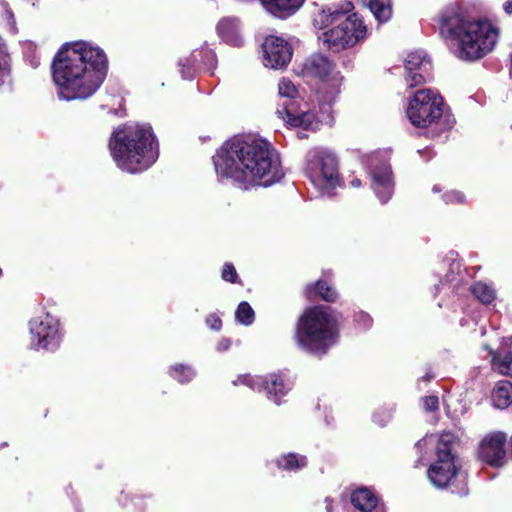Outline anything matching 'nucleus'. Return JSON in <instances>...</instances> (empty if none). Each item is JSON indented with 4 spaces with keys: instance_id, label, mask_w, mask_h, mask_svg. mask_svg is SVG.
Returning a JSON list of instances; mask_svg holds the SVG:
<instances>
[{
    "instance_id": "f257e3e1",
    "label": "nucleus",
    "mask_w": 512,
    "mask_h": 512,
    "mask_svg": "<svg viewBox=\"0 0 512 512\" xmlns=\"http://www.w3.org/2000/svg\"><path fill=\"white\" fill-rule=\"evenodd\" d=\"M213 162L219 178L231 179L244 190L271 186L284 176L277 150L267 140L253 135L236 136L224 142Z\"/></svg>"
},
{
    "instance_id": "f03ea898",
    "label": "nucleus",
    "mask_w": 512,
    "mask_h": 512,
    "mask_svg": "<svg viewBox=\"0 0 512 512\" xmlns=\"http://www.w3.org/2000/svg\"><path fill=\"white\" fill-rule=\"evenodd\" d=\"M108 60L104 51L88 42L64 44L52 62V76L63 100L91 97L106 78Z\"/></svg>"
},
{
    "instance_id": "7ed1b4c3",
    "label": "nucleus",
    "mask_w": 512,
    "mask_h": 512,
    "mask_svg": "<svg viewBox=\"0 0 512 512\" xmlns=\"http://www.w3.org/2000/svg\"><path fill=\"white\" fill-rule=\"evenodd\" d=\"M302 73L307 77L321 79V85L317 92L318 111L309 104L303 107L291 103L284 112L288 113L290 123L319 127L320 124L332 122V105L340 92L342 76L335 70V65L326 57L315 54L305 60Z\"/></svg>"
},
{
    "instance_id": "20e7f679",
    "label": "nucleus",
    "mask_w": 512,
    "mask_h": 512,
    "mask_svg": "<svg viewBox=\"0 0 512 512\" xmlns=\"http://www.w3.org/2000/svg\"><path fill=\"white\" fill-rule=\"evenodd\" d=\"M440 33L462 60L484 57L494 49L499 37V29L490 21L456 13L443 16Z\"/></svg>"
},
{
    "instance_id": "39448f33",
    "label": "nucleus",
    "mask_w": 512,
    "mask_h": 512,
    "mask_svg": "<svg viewBox=\"0 0 512 512\" xmlns=\"http://www.w3.org/2000/svg\"><path fill=\"white\" fill-rule=\"evenodd\" d=\"M351 1L344 0L317 9L312 16L313 26L319 30L327 29L319 40L328 49L339 52L353 47L366 37L367 28L356 13Z\"/></svg>"
},
{
    "instance_id": "423d86ee",
    "label": "nucleus",
    "mask_w": 512,
    "mask_h": 512,
    "mask_svg": "<svg viewBox=\"0 0 512 512\" xmlns=\"http://www.w3.org/2000/svg\"><path fill=\"white\" fill-rule=\"evenodd\" d=\"M338 337L337 319L324 306L306 309L299 317L294 333L297 347L317 357L326 355L337 343Z\"/></svg>"
},
{
    "instance_id": "0eeeda50",
    "label": "nucleus",
    "mask_w": 512,
    "mask_h": 512,
    "mask_svg": "<svg viewBox=\"0 0 512 512\" xmlns=\"http://www.w3.org/2000/svg\"><path fill=\"white\" fill-rule=\"evenodd\" d=\"M452 442V434L440 435L437 443V459L429 467L427 476L431 484L438 489L450 487L452 493L467 495L466 476L459 471L460 467L451 452Z\"/></svg>"
},
{
    "instance_id": "6e6552de",
    "label": "nucleus",
    "mask_w": 512,
    "mask_h": 512,
    "mask_svg": "<svg viewBox=\"0 0 512 512\" xmlns=\"http://www.w3.org/2000/svg\"><path fill=\"white\" fill-rule=\"evenodd\" d=\"M306 173L314 187L323 196H332L340 186L338 160L334 153L314 148L307 154Z\"/></svg>"
},
{
    "instance_id": "1a4fd4ad",
    "label": "nucleus",
    "mask_w": 512,
    "mask_h": 512,
    "mask_svg": "<svg viewBox=\"0 0 512 512\" xmlns=\"http://www.w3.org/2000/svg\"><path fill=\"white\" fill-rule=\"evenodd\" d=\"M158 155V143L149 124H136L130 129V173L148 169Z\"/></svg>"
},
{
    "instance_id": "9d476101",
    "label": "nucleus",
    "mask_w": 512,
    "mask_h": 512,
    "mask_svg": "<svg viewBox=\"0 0 512 512\" xmlns=\"http://www.w3.org/2000/svg\"><path fill=\"white\" fill-rule=\"evenodd\" d=\"M443 104V98L435 91L420 89L409 100L407 117L415 127L426 128L441 118Z\"/></svg>"
},
{
    "instance_id": "9b49d317",
    "label": "nucleus",
    "mask_w": 512,
    "mask_h": 512,
    "mask_svg": "<svg viewBox=\"0 0 512 512\" xmlns=\"http://www.w3.org/2000/svg\"><path fill=\"white\" fill-rule=\"evenodd\" d=\"M31 344L35 349L55 351L61 342L59 321L50 314L30 321Z\"/></svg>"
},
{
    "instance_id": "f8f14e48",
    "label": "nucleus",
    "mask_w": 512,
    "mask_h": 512,
    "mask_svg": "<svg viewBox=\"0 0 512 512\" xmlns=\"http://www.w3.org/2000/svg\"><path fill=\"white\" fill-rule=\"evenodd\" d=\"M238 383L244 384L255 391L260 392L264 390L267 398L277 405L281 403V398L290 390V387L284 377L278 373H272L265 377L243 375L234 381L235 385Z\"/></svg>"
},
{
    "instance_id": "ddd939ff",
    "label": "nucleus",
    "mask_w": 512,
    "mask_h": 512,
    "mask_svg": "<svg viewBox=\"0 0 512 512\" xmlns=\"http://www.w3.org/2000/svg\"><path fill=\"white\" fill-rule=\"evenodd\" d=\"M432 63L424 51L407 54L404 59V80L409 88H414L431 79Z\"/></svg>"
},
{
    "instance_id": "4468645a",
    "label": "nucleus",
    "mask_w": 512,
    "mask_h": 512,
    "mask_svg": "<svg viewBox=\"0 0 512 512\" xmlns=\"http://www.w3.org/2000/svg\"><path fill=\"white\" fill-rule=\"evenodd\" d=\"M506 434L500 431L486 435L479 444V460L494 468H500L506 461Z\"/></svg>"
},
{
    "instance_id": "2eb2a0df",
    "label": "nucleus",
    "mask_w": 512,
    "mask_h": 512,
    "mask_svg": "<svg viewBox=\"0 0 512 512\" xmlns=\"http://www.w3.org/2000/svg\"><path fill=\"white\" fill-rule=\"evenodd\" d=\"M263 64L272 69H281L291 60V46L284 39L277 36H269L263 45Z\"/></svg>"
},
{
    "instance_id": "dca6fc26",
    "label": "nucleus",
    "mask_w": 512,
    "mask_h": 512,
    "mask_svg": "<svg viewBox=\"0 0 512 512\" xmlns=\"http://www.w3.org/2000/svg\"><path fill=\"white\" fill-rule=\"evenodd\" d=\"M183 79H193L202 69H213L216 66V55L208 48L193 51L188 57L178 62Z\"/></svg>"
},
{
    "instance_id": "f3484780",
    "label": "nucleus",
    "mask_w": 512,
    "mask_h": 512,
    "mask_svg": "<svg viewBox=\"0 0 512 512\" xmlns=\"http://www.w3.org/2000/svg\"><path fill=\"white\" fill-rule=\"evenodd\" d=\"M109 148L117 166L123 171L128 170V130L125 124L112 133Z\"/></svg>"
},
{
    "instance_id": "a211bd4d",
    "label": "nucleus",
    "mask_w": 512,
    "mask_h": 512,
    "mask_svg": "<svg viewBox=\"0 0 512 512\" xmlns=\"http://www.w3.org/2000/svg\"><path fill=\"white\" fill-rule=\"evenodd\" d=\"M278 94L281 98L287 99L286 101L283 102L282 107L278 108L276 111V114L278 115L279 118L284 120L288 125H290L292 127H303L304 129H311V130H316L319 128V127H308L305 125H294V124L290 123L288 113L284 112L285 108L287 106H289L291 103H295L297 106H300V107H303L304 104H307L306 102H302V101H299L296 99L298 90H297L295 84L291 80H289L287 78H282L279 81Z\"/></svg>"
},
{
    "instance_id": "6ab92c4d",
    "label": "nucleus",
    "mask_w": 512,
    "mask_h": 512,
    "mask_svg": "<svg viewBox=\"0 0 512 512\" xmlns=\"http://www.w3.org/2000/svg\"><path fill=\"white\" fill-rule=\"evenodd\" d=\"M372 187L382 203H386L393 194V181L390 166L382 164L372 170Z\"/></svg>"
},
{
    "instance_id": "aec40b11",
    "label": "nucleus",
    "mask_w": 512,
    "mask_h": 512,
    "mask_svg": "<svg viewBox=\"0 0 512 512\" xmlns=\"http://www.w3.org/2000/svg\"><path fill=\"white\" fill-rule=\"evenodd\" d=\"M492 368L500 374L512 377V339L505 340L496 353L490 350Z\"/></svg>"
},
{
    "instance_id": "412c9836",
    "label": "nucleus",
    "mask_w": 512,
    "mask_h": 512,
    "mask_svg": "<svg viewBox=\"0 0 512 512\" xmlns=\"http://www.w3.org/2000/svg\"><path fill=\"white\" fill-rule=\"evenodd\" d=\"M219 36L227 44L240 47L243 44V38L239 32V20L234 17H226L219 21L217 25Z\"/></svg>"
},
{
    "instance_id": "4be33fe9",
    "label": "nucleus",
    "mask_w": 512,
    "mask_h": 512,
    "mask_svg": "<svg viewBox=\"0 0 512 512\" xmlns=\"http://www.w3.org/2000/svg\"><path fill=\"white\" fill-rule=\"evenodd\" d=\"M351 503L362 512H385L382 506H378V497L367 488H360L351 494Z\"/></svg>"
},
{
    "instance_id": "5701e85b",
    "label": "nucleus",
    "mask_w": 512,
    "mask_h": 512,
    "mask_svg": "<svg viewBox=\"0 0 512 512\" xmlns=\"http://www.w3.org/2000/svg\"><path fill=\"white\" fill-rule=\"evenodd\" d=\"M262 6L277 17H287L295 13L304 0H260Z\"/></svg>"
},
{
    "instance_id": "b1692460",
    "label": "nucleus",
    "mask_w": 512,
    "mask_h": 512,
    "mask_svg": "<svg viewBox=\"0 0 512 512\" xmlns=\"http://www.w3.org/2000/svg\"><path fill=\"white\" fill-rule=\"evenodd\" d=\"M492 402L497 408H507L512 403V383L503 380L499 381L492 391Z\"/></svg>"
},
{
    "instance_id": "393cba45",
    "label": "nucleus",
    "mask_w": 512,
    "mask_h": 512,
    "mask_svg": "<svg viewBox=\"0 0 512 512\" xmlns=\"http://www.w3.org/2000/svg\"><path fill=\"white\" fill-rule=\"evenodd\" d=\"M276 464L280 469L295 472L307 465V459L303 455L288 453L277 459Z\"/></svg>"
},
{
    "instance_id": "a878e982",
    "label": "nucleus",
    "mask_w": 512,
    "mask_h": 512,
    "mask_svg": "<svg viewBox=\"0 0 512 512\" xmlns=\"http://www.w3.org/2000/svg\"><path fill=\"white\" fill-rule=\"evenodd\" d=\"M367 6L379 22H386L392 15L390 0H366Z\"/></svg>"
},
{
    "instance_id": "bb28decb",
    "label": "nucleus",
    "mask_w": 512,
    "mask_h": 512,
    "mask_svg": "<svg viewBox=\"0 0 512 512\" xmlns=\"http://www.w3.org/2000/svg\"><path fill=\"white\" fill-rule=\"evenodd\" d=\"M473 295L483 304H490L496 298L495 288L486 282L478 281L471 287Z\"/></svg>"
},
{
    "instance_id": "cd10ccee",
    "label": "nucleus",
    "mask_w": 512,
    "mask_h": 512,
    "mask_svg": "<svg viewBox=\"0 0 512 512\" xmlns=\"http://www.w3.org/2000/svg\"><path fill=\"white\" fill-rule=\"evenodd\" d=\"M306 293L310 298L313 293L318 294L326 302H334L338 296L336 290L331 285L321 280L314 287H307Z\"/></svg>"
},
{
    "instance_id": "c85d7f7f",
    "label": "nucleus",
    "mask_w": 512,
    "mask_h": 512,
    "mask_svg": "<svg viewBox=\"0 0 512 512\" xmlns=\"http://www.w3.org/2000/svg\"><path fill=\"white\" fill-rule=\"evenodd\" d=\"M169 374L180 384H185L195 377L196 371L191 366L176 364L170 368Z\"/></svg>"
},
{
    "instance_id": "c756f323",
    "label": "nucleus",
    "mask_w": 512,
    "mask_h": 512,
    "mask_svg": "<svg viewBox=\"0 0 512 512\" xmlns=\"http://www.w3.org/2000/svg\"><path fill=\"white\" fill-rule=\"evenodd\" d=\"M235 318L238 323L249 326L254 321L255 313L251 305L248 302L243 301L238 305L235 311Z\"/></svg>"
},
{
    "instance_id": "7c9ffc66",
    "label": "nucleus",
    "mask_w": 512,
    "mask_h": 512,
    "mask_svg": "<svg viewBox=\"0 0 512 512\" xmlns=\"http://www.w3.org/2000/svg\"><path fill=\"white\" fill-rule=\"evenodd\" d=\"M422 406L427 412L437 411L439 408V400L437 396L429 395L421 399Z\"/></svg>"
},
{
    "instance_id": "2f4dec72",
    "label": "nucleus",
    "mask_w": 512,
    "mask_h": 512,
    "mask_svg": "<svg viewBox=\"0 0 512 512\" xmlns=\"http://www.w3.org/2000/svg\"><path fill=\"white\" fill-rule=\"evenodd\" d=\"M237 278L238 274L235 267L230 263H226L222 269V279L234 283L236 282Z\"/></svg>"
},
{
    "instance_id": "473e14b6",
    "label": "nucleus",
    "mask_w": 512,
    "mask_h": 512,
    "mask_svg": "<svg viewBox=\"0 0 512 512\" xmlns=\"http://www.w3.org/2000/svg\"><path fill=\"white\" fill-rule=\"evenodd\" d=\"M392 411L391 410H381L377 411L373 415L374 422L379 424L380 426H385L391 419Z\"/></svg>"
},
{
    "instance_id": "72a5a7b5",
    "label": "nucleus",
    "mask_w": 512,
    "mask_h": 512,
    "mask_svg": "<svg viewBox=\"0 0 512 512\" xmlns=\"http://www.w3.org/2000/svg\"><path fill=\"white\" fill-rule=\"evenodd\" d=\"M443 199L446 203H463L465 201V196L463 193L458 191H451L444 194Z\"/></svg>"
},
{
    "instance_id": "f704fd0d",
    "label": "nucleus",
    "mask_w": 512,
    "mask_h": 512,
    "mask_svg": "<svg viewBox=\"0 0 512 512\" xmlns=\"http://www.w3.org/2000/svg\"><path fill=\"white\" fill-rule=\"evenodd\" d=\"M355 321L363 329L370 328L372 325V318L364 312L358 313L355 317Z\"/></svg>"
},
{
    "instance_id": "c9c22d12",
    "label": "nucleus",
    "mask_w": 512,
    "mask_h": 512,
    "mask_svg": "<svg viewBox=\"0 0 512 512\" xmlns=\"http://www.w3.org/2000/svg\"><path fill=\"white\" fill-rule=\"evenodd\" d=\"M206 324L210 327V329L214 331H219L222 327V321L217 314H210L206 318Z\"/></svg>"
},
{
    "instance_id": "e433bc0d",
    "label": "nucleus",
    "mask_w": 512,
    "mask_h": 512,
    "mask_svg": "<svg viewBox=\"0 0 512 512\" xmlns=\"http://www.w3.org/2000/svg\"><path fill=\"white\" fill-rule=\"evenodd\" d=\"M231 344L232 342L229 338H222L217 344V351H227L230 348Z\"/></svg>"
},
{
    "instance_id": "4c0bfd02",
    "label": "nucleus",
    "mask_w": 512,
    "mask_h": 512,
    "mask_svg": "<svg viewBox=\"0 0 512 512\" xmlns=\"http://www.w3.org/2000/svg\"><path fill=\"white\" fill-rule=\"evenodd\" d=\"M502 8L507 15H512V0H505Z\"/></svg>"
},
{
    "instance_id": "58836bf2",
    "label": "nucleus",
    "mask_w": 512,
    "mask_h": 512,
    "mask_svg": "<svg viewBox=\"0 0 512 512\" xmlns=\"http://www.w3.org/2000/svg\"><path fill=\"white\" fill-rule=\"evenodd\" d=\"M351 186L354 188H359L361 186V180L358 178H355L351 181Z\"/></svg>"
},
{
    "instance_id": "ea45409f",
    "label": "nucleus",
    "mask_w": 512,
    "mask_h": 512,
    "mask_svg": "<svg viewBox=\"0 0 512 512\" xmlns=\"http://www.w3.org/2000/svg\"><path fill=\"white\" fill-rule=\"evenodd\" d=\"M434 376L432 374L427 373L421 380L429 382Z\"/></svg>"
},
{
    "instance_id": "a19ab883",
    "label": "nucleus",
    "mask_w": 512,
    "mask_h": 512,
    "mask_svg": "<svg viewBox=\"0 0 512 512\" xmlns=\"http://www.w3.org/2000/svg\"><path fill=\"white\" fill-rule=\"evenodd\" d=\"M426 441H427V438H424V439H422V440L418 441V442H417V444H416V446H417V447H421L423 444H425V443H426Z\"/></svg>"
},
{
    "instance_id": "79ce46f5",
    "label": "nucleus",
    "mask_w": 512,
    "mask_h": 512,
    "mask_svg": "<svg viewBox=\"0 0 512 512\" xmlns=\"http://www.w3.org/2000/svg\"><path fill=\"white\" fill-rule=\"evenodd\" d=\"M484 348H485V349H487V350H488V349L490 350V348L488 347V345H484Z\"/></svg>"
}]
</instances>
